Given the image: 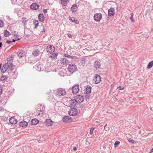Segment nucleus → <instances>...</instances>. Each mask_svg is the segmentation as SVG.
I'll list each match as a JSON object with an SVG mask.
<instances>
[{
  "mask_svg": "<svg viewBox=\"0 0 153 153\" xmlns=\"http://www.w3.org/2000/svg\"><path fill=\"white\" fill-rule=\"evenodd\" d=\"M66 93L65 89L60 88L57 89L56 94V95H58L59 96H62L65 94Z\"/></svg>",
  "mask_w": 153,
  "mask_h": 153,
  "instance_id": "1",
  "label": "nucleus"
},
{
  "mask_svg": "<svg viewBox=\"0 0 153 153\" xmlns=\"http://www.w3.org/2000/svg\"><path fill=\"white\" fill-rule=\"evenodd\" d=\"M77 67L74 64H69L68 67V70L71 73H73L76 71Z\"/></svg>",
  "mask_w": 153,
  "mask_h": 153,
  "instance_id": "2",
  "label": "nucleus"
},
{
  "mask_svg": "<svg viewBox=\"0 0 153 153\" xmlns=\"http://www.w3.org/2000/svg\"><path fill=\"white\" fill-rule=\"evenodd\" d=\"M101 81V78L100 76L98 74H95L93 81V83L95 84H98Z\"/></svg>",
  "mask_w": 153,
  "mask_h": 153,
  "instance_id": "3",
  "label": "nucleus"
},
{
  "mask_svg": "<svg viewBox=\"0 0 153 153\" xmlns=\"http://www.w3.org/2000/svg\"><path fill=\"white\" fill-rule=\"evenodd\" d=\"M46 49L47 52L50 54L54 52L55 51L54 47L53 46L51 45L47 46Z\"/></svg>",
  "mask_w": 153,
  "mask_h": 153,
  "instance_id": "4",
  "label": "nucleus"
},
{
  "mask_svg": "<svg viewBox=\"0 0 153 153\" xmlns=\"http://www.w3.org/2000/svg\"><path fill=\"white\" fill-rule=\"evenodd\" d=\"M68 113L70 115L74 116L77 113V109L75 108H71L70 110L68 111Z\"/></svg>",
  "mask_w": 153,
  "mask_h": 153,
  "instance_id": "5",
  "label": "nucleus"
},
{
  "mask_svg": "<svg viewBox=\"0 0 153 153\" xmlns=\"http://www.w3.org/2000/svg\"><path fill=\"white\" fill-rule=\"evenodd\" d=\"M102 15L100 13H95L94 16V19L96 22L99 21L102 19Z\"/></svg>",
  "mask_w": 153,
  "mask_h": 153,
  "instance_id": "6",
  "label": "nucleus"
},
{
  "mask_svg": "<svg viewBox=\"0 0 153 153\" xmlns=\"http://www.w3.org/2000/svg\"><path fill=\"white\" fill-rule=\"evenodd\" d=\"M38 107L40 106V110H38V111H39V112L38 113V115L39 116H42L44 113V111L45 110V108L43 106H42L40 104H38Z\"/></svg>",
  "mask_w": 153,
  "mask_h": 153,
  "instance_id": "7",
  "label": "nucleus"
},
{
  "mask_svg": "<svg viewBox=\"0 0 153 153\" xmlns=\"http://www.w3.org/2000/svg\"><path fill=\"white\" fill-rule=\"evenodd\" d=\"M75 99L78 103H80L82 102L84 100L83 97L80 95H78L76 96Z\"/></svg>",
  "mask_w": 153,
  "mask_h": 153,
  "instance_id": "8",
  "label": "nucleus"
},
{
  "mask_svg": "<svg viewBox=\"0 0 153 153\" xmlns=\"http://www.w3.org/2000/svg\"><path fill=\"white\" fill-rule=\"evenodd\" d=\"M79 90V86L78 85H75L72 88V92L74 94L77 93Z\"/></svg>",
  "mask_w": 153,
  "mask_h": 153,
  "instance_id": "9",
  "label": "nucleus"
},
{
  "mask_svg": "<svg viewBox=\"0 0 153 153\" xmlns=\"http://www.w3.org/2000/svg\"><path fill=\"white\" fill-rule=\"evenodd\" d=\"M70 105L69 106L71 107H76L78 104L75 99L71 100L69 101Z\"/></svg>",
  "mask_w": 153,
  "mask_h": 153,
  "instance_id": "10",
  "label": "nucleus"
},
{
  "mask_svg": "<svg viewBox=\"0 0 153 153\" xmlns=\"http://www.w3.org/2000/svg\"><path fill=\"white\" fill-rule=\"evenodd\" d=\"M25 51L23 50H20L17 53L18 56L20 58L24 57L25 55Z\"/></svg>",
  "mask_w": 153,
  "mask_h": 153,
  "instance_id": "11",
  "label": "nucleus"
},
{
  "mask_svg": "<svg viewBox=\"0 0 153 153\" xmlns=\"http://www.w3.org/2000/svg\"><path fill=\"white\" fill-rule=\"evenodd\" d=\"M30 8L33 10H37L39 7V5L36 3H33L30 5Z\"/></svg>",
  "mask_w": 153,
  "mask_h": 153,
  "instance_id": "12",
  "label": "nucleus"
},
{
  "mask_svg": "<svg viewBox=\"0 0 153 153\" xmlns=\"http://www.w3.org/2000/svg\"><path fill=\"white\" fill-rule=\"evenodd\" d=\"M63 121L65 122H70L72 120V119L69 116H65L62 119Z\"/></svg>",
  "mask_w": 153,
  "mask_h": 153,
  "instance_id": "13",
  "label": "nucleus"
},
{
  "mask_svg": "<svg viewBox=\"0 0 153 153\" xmlns=\"http://www.w3.org/2000/svg\"><path fill=\"white\" fill-rule=\"evenodd\" d=\"M114 13V10L113 8H111L108 10V14L109 16H113Z\"/></svg>",
  "mask_w": 153,
  "mask_h": 153,
  "instance_id": "14",
  "label": "nucleus"
},
{
  "mask_svg": "<svg viewBox=\"0 0 153 153\" xmlns=\"http://www.w3.org/2000/svg\"><path fill=\"white\" fill-rule=\"evenodd\" d=\"M91 87L89 85H87L85 88V93L86 94H89L91 93Z\"/></svg>",
  "mask_w": 153,
  "mask_h": 153,
  "instance_id": "15",
  "label": "nucleus"
},
{
  "mask_svg": "<svg viewBox=\"0 0 153 153\" xmlns=\"http://www.w3.org/2000/svg\"><path fill=\"white\" fill-rule=\"evenodd\" d=\"M45 124L46 126H51L53 124V121L51 119H47L45 122Z\"/></svg>",
  "mask_w": 153,
  "mask_h": 153,
  "instance_id": "16",
  "label": "nucleus"
},
{
  "mask_svg": "<svg viewBox=\"0 0 153 153\" xmlns=\"http://www.w3.org/2000/svg\"><path fill=\"white\" fill-rule=\"evenodd\" d=\"M94 67L97 70L101 66L100 63L98 61H96L94 63Z\"/></svg>",
  "mask_w": 153,
  "mask_h": 153,
  "instance_id": "17",
  "label": "nucleus"
},
{
  "mask_svg": "<svg viewBox=\"0 0 153 153\" xmlns=\"http://www.w3.org/2000/svg\"><path fill=\"white\" fill-rule=\"evenodd\" d=\"M61 61V62L63 65H65L69 62V61L66 58H62Z\"/></svg>",
  "mask_w": 153,
  "mask_h": 153,
  "instance_id": "18",
  "label": "nucleus"
},
{
  "mask_svg": "<svg viewBox=\"0 0 153 153\" xmlns=\"http://www.w3.org/2000/svg\"><path fill=\"white\" fill-rule=\"evenodd\" d=\"M78 7L76 4H74L72 5L71 8V10L73 13L76 12L77 10Z\"/></svg>",
  "mask_w": 153,
  "mask_h": 153,
  "instance_id": "19",
  "label": "nucleus"
},
{
  "mask_svg": "<svg viewBox=\"0 0 153 153\" xmlns=\"http://www.w3.org/2000/svg\"><path fill=\"white\" fill-rule=\"evenodd\" d=\"M28 123L27 122L24 120L20 122L19 123V126L20 127H25L27 126V125Z\"/></svg>",
  "mask_w": 153,
  "mask_h": 153,
  "instance_id": "20",
  "label": "nucleus"
},
{
  "mask_svg": "<svg viewBox=\"0 0 153 153\" xmlns=\"http://www.w3.org/2000/svg\"><path fill=\"white\" fill-rule=\"evenodd\" d=\"M17 122V120L14 117H11L9 119V123L11 124H16Z\"/></svg>",
  "mask_w": 153,
  "mask_h": 153,
  "instance_id": "21",
  "label": "nucleus"
},
{
  "mask_svg": "<svg viewBox=\"0 0 153 153\" xmlns=\"http://www.w3.org/2000/svg\"><path fill=\"white\" fill-rule=\"evenodd\" d=\"M9 66L8 71L9 72L11 71L14 69L15 66L12 63H10V62H9Z\"/></svg>",
  "mask_w": 153,
  "mask_h": 153,
  "instance_id": "22",
  "label": "nucleus"
},
{
  "mask_svg": "<svg viewBox=\"0 0 153 153\" xmlns=\"http://www.w3.org/2000/svg\"><path fill=\"white\" fill-rule=\"evenodd\" d=\"M38 18L39 20L41 22H43L45 19L44 16L42 13H40L39 14Z\"/></svg>",
  "mask_w": 153,
  "mask_h": 153,
  "instance_id": "23",
  "label": "nucleus"
},
{
  "mask_svg": "<svg viewBox=\"0 0 153 153\" xmlns=\"http://www.w3.org/2000/svg\"><path fill=\"white\" fill-rule=\"evenodd\" d=\"M39 122V121L36 119H33L31 121V123L32 125H35L37 124Z\"/></svg>",
  "mask_w": 153,
  "mask_h": 153,
  "instance_id": "24",
  "label": "nucleus"
},
{
  "mask_svg": "<svg viewBox=\"0 0 153 153\" xmlns=\"http://www.w3.org/2000/svg\"><path fill=\"white\" fill-rule=\"evenodd\" d=\"M8 77L7 76L2 75L1 78L0 80L2 82H4L5 81H6Z\"/></svg>",
  "mask_w": 153,
  "mask_h": 153,
  "instance_id": "25",
  "label": "nucleus"
},
{
  "mask_svg": "<svg viewBox=\"0 0 153 153\" xmlns=\"http://www.w3.org/2000/svg\"><path fill=\"white\" fill-rule=\"evenodd\" d=\"M36 69L39 71H43V66L41 64L38 65Z\"/></svg>",
  "mask_w": 153,
  "mask_h": 153,
  "instance_id": "26",
  "label": "nucleus"
},
{
  "mask_svg": "<svg viewBox=\"0 0 153 153\" xmlns=\"http://www.w3.org/2000/svg\"><path fill=\"white\" fill-rule=\"evenodd\" d=\"M39 53V51L38 50H35L33 52V55L35 56H38Z\"/></svg>",
  "mask_w": 153,
  "mask_h": 153,
  "instance_id": "27",
  "label": "nucleus"
},
{
  "mask_svg": "<svg viewBox=\"0 0 153 153\" xmlns=\"http://www.w3.org/2000/svg\"><path fill=\"white\" fill-rule=\"evenodd\" d=\"M9 62H8L7 63H5L4 65L2 68L7 70L9 68Z\"/></svg>",
  "mask_w": 153,
  "mask_h": 153,
  "instance_id": "28",
  "label": "nucleus"
},
{
  "mask_svg": "<svg viewBox=\"0 0 153 153\" xmlns=\"http://www.w3.org/2000/svg\"><path fill=\"white\" fill-rule=\"evenodd\" d=\"M27 21V20L25 17H23L22 18L21 21L24 25L25 26L26 25V22Z\"/></svg>",
  "mask_w": 153,
  "mask_h": 153,
  "instance_id": "29",
  "label": "nucleus"
},
{
  "mask_svg": "<svg viewBox=\"0 0 153 153\" xmlns=\"http://www.w3.org/2000/svg\"><path fill=\"white\" fill-rule=\"evenodd\" d=\"M153 66V61L150 62L148 64L147 68L148 69L151 68Z\"/></svg>",
  "mask_w": 153,
  "mask_h": 153,
  "instance_id": "30",
  "label": "nucleus"
},
{
  "mask_svg": "<svg viewBox=\"0 0 153 153\" xmlns=\"http://www.w3.org/2000/svg\"><path fill=\"white\" fill-rule=\"evenodd\" d=\"M58 54V53H52L51 55V58L53 59H56Z\"/></svg>",
  "mask_w": 153,
  "mask_h": 153,
  "instance_id": "31",
  "label": "nucleus"
},
{
  "mask_svg": "<svg viewBox=\"0 0 153 153\" xmlns=\"http://www.w3.org/2000/svg\"><path fill=\"white\" fill-rule=\"evenodd\" d=\"M4 36L6 37H7L10 35V33L7 31L5 30L4 31Z\"/></svg>",
  "mask_w": 153,
  "mask_h": 153,
  "instance_id": "32",
  "label": "nucleus"
},
{
  "mask_svg": "<svg viewBox=\"0 0 153 153\" xmlns=\"http://www.w3.org/2000/svg\"><path fill=\"white\" fill-rule=\"evenodd\" d=\"M68 0H61V3L62 5L64 6L66 5L67 2Z\"/></svg>",
  "mask_w": 153,
  "mask_h": 153,
  "instance_id": "33",
  "label": "nucleus"
},
{
  "mask_svg": "<svg viewBox=\"0 0 153 153\" xmlns=\"http://www.w3.org/2000/svg\"><path fill=\"white\" fill-rule=\"evenodd\" d=\"M81 62L83 66H84L86 63V59L85 58H82L81 59Z\"/></svg>",
  "mask_w": 153,
  "mask_h": 153,
  "instance_id": "34",
  "label": "nucleus"
},
{
  "mask_svg": "<svg viewBox=\"0 0 153 153\" xmlns=\"http://www.w3.org/2000/svg\"><path fill=\"white\" fill-rule=\"evenodd\" d=\"M17 72H16L15 71L14 72L12 76V77L13 78V79H16L17 76Z\"/></svg>",
  "mask_w": 153,
  "mask_h": 153,
  "instance_id": "35",
  "label": "nucleus"
},
{
  "mask_svg": "<svg viewBox=\"0 0 153 153\" xmlns=\"http://www.w3.org/2000/svg\"><path fill=\"white\" fill-rule=\"evenodd\" d=\"M65 56L66 57H67L69 58H70L71 59H75L76 58V57L75 56H71L69 55L68 54H65Z\"/></svg>",
  "mask_w": 153,
  "mask_h": 153,
  "instance_id": "36",
  "label": "nucleus"
},
{
  "mask_svg": "<svg viewBox=\"0 0 153 153\" xmlns=\"http://www.w3.org/2000/svg\"><path fill=\"white\" fill-rule=\"evenodd\" d=\"M4 23L3 21L1 19H0V27H3L4 26Z\"/></svg>",
  "mask_w": 153,
  "mask_h": 153,
  "instance_id": "37",
  "label": "nucleus"
},
{
  "mask_svg": "<svg viewBox=\"0 0 153 153\" xmlns=\"http://www.w3.org/2000/svg\"><path fill=\"white\" fill-rule=\"evenodd\" d=\"M34 23L35 25V28H36L38 26V25L39 24V22L38 21H35Z\"/></svg>",
  "mask_w": 153,
  "mask_h": 153,
  "instance_id": "38",
  "label": "nucleus"
},
{
  "mask_svg": "<svg viewBox=\"0 0 153 153\" xmlns=\"http://www.w3.org/2000/svg\"><path fill=\"white\" fill-rule=\"evenodd\" d=\"M95 128L92 127V128L90 131V134L91 135H92L93 134V131L94 129Z\"/></svg>",
  "mask_w": 153,
  "mask_h": 153,
  "instance_id": "39",
  "label": "nucleus"
},
{
  "mask_svg": "<svg viewBox=\"0 0 153 153\" xmlns=\"http://www.w3.org/2000/svg\"><path fill=\"white\" fill-rule=\"evenodd\" d=\"M48 94V95H49L48 97H49V99H51L52 98V96L53 95L52 93L51 92L49 93V94H48V93L46 94Z\"/></svg>",
  "mask_w": 153,
  "mask_h": 153,
  "instance_id": "40",
  "label": "nucleus"
},
{
  "mask_svg": "<svg viewBox=\"0 0 153 153\" xmlns=\"http://www.w3.org/2000/svg\"><path fill=\"white\" fill-rule=\"evenodd\" d=\"M120 142L118 141H116L114 143V146L115 147H116L117 146V145L119 144Z\"/></svg>",
  "mask_w": 153,
  "mask_h": 153,
  "instance_id": "41",
  "label": "nucleus"
},
{
  "mask_svg": "<svg viewBox=\"0 0 153 153\" xmlns=\"http://www.w3.org/2000/svg\"><path fill=\"white\" fill-rule=\"evenodd\" d=\"M69 19L70 21H71V22H74V18L72 17H69Z\"/></svg>",
  "mask_w": 153,
  "mask_h": 153,
  "instance_id": "42",
  "label": "nucleus"
},
{
  "mask_svg": "<svg viewBox=\"0 0 153 153\" xmlns=\"http://www.w3.org/2000/svg\"><path fill=\"white\" fill-rule=\"evenodd\" d=\"M3 91L2 87L1 86H0V95L2 94Z\"/></svg>",
  "mask_w": 153,
  "mask_h": 153,
  "instance_id": "43",
  "label": "nucleus"
},
{
  "mask_svg": "<svg viewBox=\"0 0 153 153\" xmlns=\"http://www.w3.org/2000/svg\"><path fill=\"white\" fill-rule=\"evenodd\" d=\"M85 97L87 99H89L90 97V95L89 94H86L85 96Z\"/></svg>",
  "mask_w": 153,
  "mask_h": 153,
  "instance_id": "44",
  "label": "nucleus"
},
{
  "mask_svg": "<svg viewBox=\"0 0 153 153\" xmlns=\"http://www.w3.org/2000/svg\"><path fill=\"white\" fill-rule=\"evenodd\" d=\"M7 70H6V69H5L2 68L1 70V72L3 74Z\"/></svg>",
  "mask_w": 153,
  "mask_h": 153,
  "instance_id": "45",
  "label": "nucleus"
},
{
  "mask_svg": "<svg viewBox=\"0 0 153 153\" xmlns=\"http://www.w3.org/2000/svg\"><path fill=\"white\" fill-rule=\"evenodd\" d=\"M130 19L131 21L132 22H133L134 21V20L133 18L132 15H131Z\"/></svg>",
  "mask_w": 153,
  "mask_h": 153,
  "instance_id": "46",
  "label": "nucleus"
},
{
  "mask_svg": "<svg viewBox=\"0 0 153 153\" xmlns=\"http://www.w3.org/2000/svg\"><path fill=\"white\" fill-rule=\"evenodd\" d=\"M117 88H119V90H123L124 89V87L122 88L121 86H119L117 87Z\"/></svg>",
  "mask_w": 153,
  "mask_h": 153,
  "instance_id": "47",
  "label": "nucleus"
},
{
  "mask_svg": "<svg viewBox=\"0 0 153 153\" xmlns=\"http://www.w3.org/2000/svg\"><path fill=\"white\" fill-rule=\"evenodd\" d=\"M74 22L75 24H77L79 23V22L78 20L74 19Z\"/></svg>",
  "mask_w": 153,
  "mask_h": 153,
  "instance_id": "48",
  "label": "nucleus"
},
{
  "mask_svg": "<svg viewBox=\"0 0 153 153\" xmlns=\"http://www.w3.org/2000/svg\"><path fill=\"white\" fill-rule=\"evenodd\" d=\"M6 42L8 44H10L12 42V41L10 40H7L6 41Z\"/></svg>",
  "mask_w": 153,
  "mask_h": 153,
  "instance_id": "49",
  "label": "nucleus"
},
{
  "mask_svg": "<svg viewBox=\"0 0 153 153\" xmlns=\"http://www.w3.org/2000/svg\"><path fill=\"white\" fill-rule=\"evenodd\" d=\"M43 12L44 13H46L47 12V9H44L43 10Z\"/></svg>",
  "mask_w": 153,
  "mask_h": 153,
  "instance_id": "50",
  "label": "nucleus"
},
{
  "mask_svg": "<svg viewBox=\"0 0 153 153\" xmlns=\"http://www.w3.org/2000/svg\"><path fill=\"white\" fill-rule=\"evenodd\" d=\"M128 140L129 142H132V141H134V140L131 139H129Z\"/></svg>",
  "mask_w": 153,
  "mask_h": 153,
  "instance_id": "51",
  "label": "nucleus"
},
{
  "mask_svg": "<svg viewBox=\"0 0 153 153\" xmlns=\"http://www.w3.org/2000/svg\"><path fill=\"white\" fill-rule=\"evenodd\" d=\"M68 37H69L70 38H71L72 37V36L71 35V34H68Z\"/></svg>",
  "mask_w": 153,
  "mask_h": 153,
  "instance_id": "52",
  "label": "nucleus"
},
{
  "mask_svg": "<svg viewBox=\"0 0 153 153\" xmlns=\"http://www.w3.org/2000/svg\"><path fill=\"white\" fill-rule=\"evenodd\" d=\"M2 42H0V48H1L2 46Z\"/></svg>",
  "mask_w": 153,
  "mask_h": 153,
  "instance_id": "53",
  "label": "nucleus"
},
{
  "mask_svg": "<svg viewBox=\"0 0 153 153\" xmlns=\"http://www.w3.org/2000/svg\"><path fill=\"white\" fill-rule=\"evenodd\" d=\"M16 40L15 39H13L12 41V42H15L16 41Z\"/></svg>",
  "mask_w": 153,
  "mask_h": 153,
  "instance_id": "54",
  "label": "nucleus"
},
{
  "mask_svg": "<svg viewBox=\"0 0 153 153\" xmlns=\"http://www.w3.org/2000/svg\"><path fill=\"white\" fill-rule=\"evenodd\" d=\"M45 29H43V30L42 31V32H45Z\"/></svg>",
  "mask_w": 153,
  "mask_h": 153,
  "instance_id": "55",
  "label": "nucleus"
},
{
  "mask_svg": "<svg viewBox=\"0 0 153 153\" xmlns=\"http://www.w3.org/2000/svg\"><path fill=\"white\" fill-rule=\"evenodd\" d=\"M73 149H74V151H76L77 150V149L76 147H74L73 148Z\"/></svg>",
  "mask_w": 153,
  "mask_h": 153,
  "instance_id": "56",
  "label": "nucleus"
},
{
  "mask_svg": "<svg viewBox=\"0 0 153 153\" xmlns=\"http://www.w3.org/2000/svg\"><path fill=\"white\" fill-rule=\"evenodd\" d=\"M7 61H10V58H7Z\"/></svg>",
  "mask_w": 153,
  "mask_h": 153,
  "instance_id": "57",
  "label": "nucleus"
},
{
  "mask_svg": "<svg viewBox=\"0 0 153 153\" xmlns=\"http://www.w3.org/2000/svg\"><path fill=\"white\" fill-rule=\"evenodd\" d=\"M150 152H153V148L151 150Z\"/></svg>",
  "mask_w": 153,
  "mask_h": 153,
  "instance_id": "58",
  "label": "nucleus"
},
{
  "mask_svg": "<svg viewBox=\"0 0 153 153\" xmlns=\"http://www.w3.org/2000/svg\"><path fill=\"white\" fill-rule=\"evenodd\" d=\"M1 63L0 64V70H1Z\"/></svg>",
  "mask_w": 153,
  "mask_h": 153,
  "instance_id": "59",
  "label": "nucleus"
},
{
  "mask_svg": "<svg viewBox=\"0 0 153 153\" xmlns=\"http://www.w3.org/2000/svg\"><path fill=\"white\" fill-rule=\"evenodd\" d=\"M107 125V124H106L105 125V126H104V128H105V127Z\"/></svg>",
  "mask_w": 153,
  "mask_h": 153,
  "instance_id": "60",
  "label": "nucleus"
},
{
  "mask_svg": "<svg viewBox=\"0 0 153 153\" xmlns=\"http://www.w3.org/2000/svg\"><path fill=\"white\" fill-rule=\"evenodd\" d=\"M1 36H0V41L1 40Z\"/></svg>",
  "mask_w": 153,
  "mask_h": 153,
  "instance_id": "61",
  "label": "nucleus"
},
{
  "mask_svg": "<svg viewBox=\"0 0 153 153\" xmlns=\"http://www.w3.org/2000/svg\"><path fill=\"white\" fill-rule=\"evenodd\" d=\"M20 39V38H19L18 39H17V40H19Z\"/></svg>",
  "mask_w": 153,
  "mask_h": 153,
  "instance_id": "62",
  "label": "nucleus"
},
{
  "mask_svg": "<svg viewBox=\"0 0 153 153\" xmlns=\"http://www.w3.org/2000/svg\"><path fill=\"white\" fill-rule=\"evenodd\" d=\"M112 86V85H111V86Z\"/></svg>",
  "mask_w": 153,
  "mask_h": 153,
  "instance_id": "63",
  "label": "nucleus"
}]
</instances>
